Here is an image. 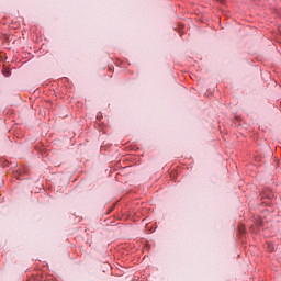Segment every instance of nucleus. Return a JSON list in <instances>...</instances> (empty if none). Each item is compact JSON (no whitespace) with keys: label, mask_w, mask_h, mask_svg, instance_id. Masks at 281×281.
Returning a JSON list of instances; mask_svg holds the SVG:
<instances>
[{"label":"nucleus","mask_w":281,"mask_h":281,"mask_svg":"<svg viewBox=\"0 0 281 281\" xmlns=\"http://www.w3.org/2000/svg\"><path fill=\"white\" fill-rule=\"evenodd\" d=\"M268 249H269V251H273V246L269 245Z\"/></svg>","instance_id":"1"},{"label":"nucleus","mask_w":281,"mask_h":281,"mask_svg":"<svg viewBox=\"0 0 281 281\" xmlns=\"http://www.w3.org/2000/svg\"><path fill=\"white\" fill-rule=\"evenodd\" d=\"M5 76H10V71H7V75Z\"/></svg>","instance_id":"2"}]
</instances>
